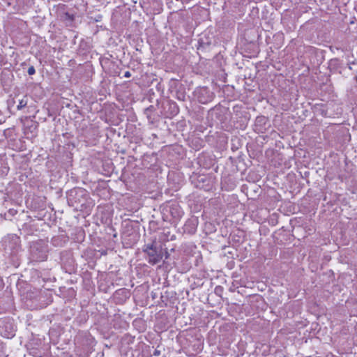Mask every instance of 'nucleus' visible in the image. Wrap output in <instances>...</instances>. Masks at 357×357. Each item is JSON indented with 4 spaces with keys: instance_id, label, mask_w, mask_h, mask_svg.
<instances>
[{
    "instance_id": "obj_2",
    "label": "nucleus",
    "mask_w": 357,
    "mask_h": 357,
    "mask_svg": "<svg viewBox=\"0 0 357 357\" xmlns=\"http://www.w3.org/2000/svg\"><path fill=\"white\" fill-rule=\"evenodd\" d=\"M142 252L148 256V262L151 265L159 263L163 257L162 247L158 245L155 241L144 244L142 247Z\"/></svg>"
},
{
    "instance_id": "obj_14",
    "label": "nucleus",
    "mask_w": 357,
    "mask_h": 357,
    "mask_svg": "<svg viewBox=\"0 0 357 357\" xmlns=\"http://www.w3.org/2000/svg\"><path fill=\"white\" fill-rule=\"evenodd\" d=\"M61 17L63 21L70 23L74 20L75 16L73 14L66 12L63 13Z\"/></svg>"
},
{
    "instance_id": "obj_16",
    "label": "nucleus",
    "mask_w": 357,
    "mask_h": 357,
    "mask_svg": "<svg viewBox=\"0 0 357 357\" xmlns=\"http://www.w3.org/2000/svg\"><path fill=\"white\" fill-rule=\"evenodd\" d=\"M155 111V107L153 105H150L144 109V114L146 116L148 119H150L151 114L153 112Z\"/></svg>"
},
{
    "instance_id": "obj_5",
    "label": "nucleus",
    "mask_w": 357,
    "mask_h": 357,
    "mask_svg": "<svg viewBox=\"0 0 357 357\" xmlns=\"http://www.w3.org/2000/svg\"><path fill=\"white\" fill-rule=\"evenodd\" d=\"M192 183L197 188L209 191L212 188V183L211 178L204 174L197 175L192 178Z\"/></svg>"
},
{
    "instance_id": "obj_29",
    "label": "nucleus",
    "mask_w": 357,
    "mask_h": 357,
    "mask_svg": "<svg viewBox=\"0 0 357 357\" xmlns=\"http://www.w3.org/2000/svg\"><path fill=\"white\" fill-rule=\"evenodd\" d=\"M284 357H287V356H284Z\"/></svg>"
},
{
    "instance_id": "obj_23",
    "label": "nucleus",
    "mask_w": 357,
    "mask_h": 357,
    "mask_svg": "<svg viewBox=\"0 0 357 357\" xmlns=\"http://www.w3.org/2000/svg\"><path fill=\"white\" fill-rule=\"evenodd\" d=\"M28 74L32 75L35 73L36 70L33 66H30L28 69Z\"/></svg>"
},
{
    "instance_id": "obj_27",
    "label": "nucleus",
    "mask_w": 357,
    "mask_h": 357,
    "mask_svg": "<svg viewBox=\"0 0 357 357\" xmlns=\"http://www.w3.org/2000/svg\"><path fill=\"white\" fill-rule=\"evenodd\" d=\"M49 207L51 208L52 211H53V208L52 207V205L49 206Z\"/></svg>"
},
{
    "instance_id": "obj_26",
    "label": "nucleus",
    "mask_w": 357,
    "mask_h": 357,
    "mask_svg": "<svg viewBox=\"0 0 357 357\" xmlns=\"http://www.w3.org/2000/svg\"><path fill=\"white\" fill-rule=\"evenodd\" d=\"M165 254H166V259H167V258H168V257H169V253L166 251V252H165Z\"/></svg>"
},
{
    "instance_id": "obj_11",
    "label": "nucleus",
    "mask_w": 357,
    "mask_h": 357,
    "mask_svg": "<svg viewBox=\"0 0 357 357\" xmlns=\"http://www.w3.org/2000/svg\"><path fill=\"white\" fill-rule=\"evenodd\" d=\"M59 335L60 333L58 330L55 328H50L49 331L50 342L56 344L58 342Z\"/></svg>"
},
{
    "instance_id": "obj_18",
    "label": "nucleus",
    "mask_w": 357,
    "mask_h": 357,
    "mask_svg": "<svg viewBox=\"0 0 357 357\" xmlns=\"http://www.w3.org/2000/svg\"><path fill=\"white\" fill-rule=\"evenodd\" d=\"M116 295H122L125 298L128 297V294H129L128 290L126 289H120L115 292Z\"/></svg>"
},
{
    "instance_id": "obj_8",
    "label": "nucleus",
    "mask_w": 357,
    "mask_h": 357,
    "mask_svg": "<svg viewBox=\"0 0 357 357\" xmlns=\"http://www.w3.org/2000/svg\"><path fill=\"white\" fill-rule=\"evenodd\" d=\"M197 220L196 219H188L184 226L183 232L188 234H194L197 231Z\"/></svg>"
},
{
    "instance_id": "obj_21",
    "label": "nucleus",
    "mask_w": 357,
    "mask_h": 357,
    "mask_svg": "<svg viewBox=\"0 0 357 357\" xmlns=\"http://www.w3.org/2000/svg\"><path fill=\"white\" fill-rule=\"evenodd\" d=\"M52 294L51 292H46V305H49L52 302Z\"/></svg>"
},
{
    "instance_id": "obj_1",
    "label": "nucleus",
    "mask_w": 357,
    "mask_h": 357,
    "mask_svg": "<svg viewBox=\"0 0 357 357\" xmlns=\"http://www.w3.org/2000/svg\"><path fill=\"white\" fill-rule=\"evenodd\" d=\"M68 204L75 210L89 213L94 206L89 192L82 188H74L66 193Z\"/></svg>"
},
{
    "instance_id": "obj_22",
    "label": "nucleus",
    "mask_w": 357,
    "mask_h": 357,
    "mask_svg": "<svg viewBox=\"0 0 357 357\" xmlns=\"http://www.w3.org/2000/svg\"><path fill=\"white\" fill-rule=\"evenodd\" d=\"M49 220H50V222H46V225H47L50 227H51L52 225H54L58 229H59V227L56 225V218H54L53 220H52L51 218H50Z\"/></svg>"
},
{
    "instance_id": "obj_25",
    "label": "nucleus",
    "mask_w": 357,
    "mask_h": 357,
    "mask_svg": "<svg viewBox=\"0 0 357 357\" xmlns=\"http://www.w3.org/2000/svg\"><path fill=\"white\" fill-rule=\"evenodd\" d=\"M124 77H126V78H129L131 77V73L129 71H126L125 73H124Z\"/></svg>"
},
{
    "instance_id": "obj_17",
    "label": "nucleus",
    "mask_w": 357,
    "mask_h": 357,
    "mask_svg": "<svg viewBox=\"0 0 357 357\" xmlns=\"http://www.w3.org/2000/svg\"><path fill=\"white\" fill-rule=\"evenodd\" d=\"M17 210L10 208L8 211V213L5 214L6 218H10L17 214Z\"/></svg>"
},
{
    "instance_id": "obj_15",
    "label": "nucleus",
    "mask_w": 357,
    "mask_h": 357,
    "mask_svg": "<svg viewBox=\"0 0 357 357\" xmlns=\"http://www.w3.org/2000/svg\"><path fill=\"white\" fill-rule=\"evenodd\" d=\"M176 97L179 100L185 101L186 99V94L183 91H177L176 93Z\"/></svg>"
},
{
    "instance_id": "obj_3",
    "label": "nucleus",
    "mask_w": 357,
    "mask_h": 357,
    "mask_svg": "<svg viewBox=\"0 0 357 357\" xmlns=\"http://www.w3.org/2000/svg\"><path fill=\"white\" fill-rule=\"evenodd\" d=\"M164 210L165 211V213H164L163 215L164 220L177 222L183 215V211L181 207L176 203H173L167 206Z\"/></svg>"
},
{
    "instance_id": "obj_9",
    "label": "nucleus",
    "mask_w": 357,
    "mask_h": 357,
    "mask_svg": "<svg viewBox=\"0 0 357 357\" xmlns=\"http://www.w3.org/2000/svg\"><path fill=\"white\" fill-rule=\"evenodd\" d=\"M67 241V236L65 234H60L57 236H52L51 238V243L55 247H61Z\"/></svg>"
},
{
    "instance_id": "obj_28",
    "label": "nucleus",
    "mask_w": 357,
    "mask_h": 357,
    "mask_svg": "<svg viewBox=\"0 0 357 357\" xmlns=\"http://www.w3.org/2000/svg\"><path fill=\"white\" fill-rule=\"evenodd\" d=\"M355 79H356V82H357V75L355 77Z\"/></svg>"
},
{
    "instance_id": "obj_20",
    "label": "nucleus",
    "mask_w": 357,
    "mask_h": 357,
    "mask_svg": "<svg viewBox=\"0 0 357 357\" xmlns=\"http://www.w3.org/2000/svg\"><path fill=\"white\" fill-rule=\"evenodd\" d=\"M26 104H27V101L22 99V100H20L19 104L17 106V109L18 110H20L22 108H24V107H26Z\"/></svg>"
},
{
    "instance_id": "obj_7",
    "label": "nucleus",
    "mask_w": 357,
    "mask_h": 357,
    "mask_svg": "<svg viewBox=\"0 0 357 357\" xmlns=\"http://www.w3.org/2000/svg\"><path fill=\"white\" fill-rule=\"evenodd\" d=\"M212 45V38L206 34L202 35L198 40V47L199 50H209Z\"/></svg>"
},
{
    "instance_id": "obj_10",
    "label": "nucleus",
    "mask_w": 357,
    "mask_h": 357,
    "mask_svg": "<svg viewBox=\"0 0 357 357\" xmlns=\"http://www.w3.org/2000/svg\"><path fill=\"white\" fill-rule=\"evenodd\" d=\"M167 107H168L167 112L169 114V116H174L178 114L179 108L175 102L168 100L167 102Z\"/></svg>"
},
{
    "instance_id": "obj_12",
    "label": "nucleus",
    "mask_w": 357,
    "mask_h": 357,
    "mask_svg": "<svg viewBox=\"0 0 357 357\" xmlns=\"http://www.w3.org/2000/svg\"><path fill=\"white\" fill-rule=\"evenodd\" d=\"M341 67V63L338 59H331L328 63V68L331 71L337 70Z\"/></svg>"
},
{
    "instance_id": "obj_4",
    "label": "nucleus",
    "mask_w": 357,
    "mask_h": 357,
    "mask_svg": "<svg viewBox=\"0 0 357 357\" xmlns=\"http://www.w3.org/2000/svg\"><path fill=\"white\" fill-rule=\"evenodd\" d=\"M15 327L10 317L0 319V334L6 338H12L15 335Z\"/></svg>"
},
{
    "instance_id": "obj_13",
    "label": "nucleus",
    "mask_w": 357,
    "mask_h": 357,
    "mask_svg": "<svg viewBox=\"0 0 357 357\" xmlns=\"http://www.w3.org/2000/svg\"><path fill=\"white\" fill-rule=\"evenodd\" d=\"M89 50H90V45L88 44V43L84 41V40H82L79 43V50L82 54H84L86 52H88Z\"/></svg>"
},
{
    "instance_id": "obj_6",
    "label": "nucleus",
    "mask_w": 357,
    "mask_h": 357,
    "mask_svg": "<svg viewBox=\"0 0 357 357\" xmlns=\"http://www.w3.org/2000/svg\"><path fill=\"white\" fill-rule=\"evenodd\" d=\"M197 100L202 104H206L213 98V93L207 87L197 89L195 91Z\"/></svg>"
},
{
    "instance_id": "obj_24",
    "label": "nucleus",
    "mask_w": 357,
    "mask_h": 357,
    "mask_svg": "<svg viewBox=\"0 0 357 357\" xmlns=\"http://www.w3.org/2000/svg\"><path fill=\"white\" fill-rule=\"evenodd\" d=\"M153 355L155 356H160V351H159L158 349H155V351H153Z\"/></svg>"
},
{
    "instance_id": "obj_19",
    "label": "nucleus",
    "mask_w": 357,
    "mask_h": 357,
    "mask_svg": "<svg viewBox=\"0 0 357 357\" xmlns=\"http://www.w3.org/2000/svg\"><path fill=\"white\" fill-rule=\"evenodd\" d=\"M59 48H60V47H59V46H58V45H55V46H54V47H51L50 46V50H48V52L51 54V53H52V52H53V53L52 54V55H51V56L54 57V56H55V55H54V54H55L56 53H59V52H57V50H58V49H59Z\"/></svg>"
}]
</instances>
